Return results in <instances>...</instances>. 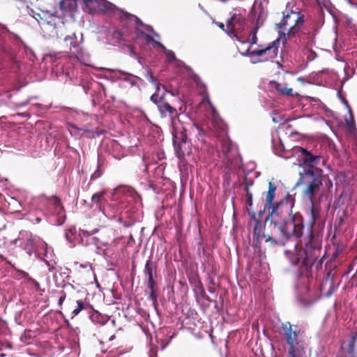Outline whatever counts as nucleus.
Returning a JSON list of instances; mask_svg holds the SVG:
<instances>
[{
    "instance_id": "nucleus-1",
    "label": "nucleus",
    "mask_w": 357,
    "mask_h": 357,
    "mask_svg": "<svg viewBox=\"0 0 357 357\" xmlns=\"http://www.w3.org/2000/svg\"><path fill=\"white\" fill-rule=\"evenodd\" d=\"M294 153L299 158L300 165L303 167V172H300L298 184L304 185L303 195L312 203L322 186L323 171L317 166L320 162L324 165V160L301 147H296Z\"/></svg>"
},
{
    "instance_id": "nucleus-2",
    "label": "nucleus",
    "mask_w": 357,
    "mask_h": 357,
    "mask_svg": "<svg viewBox=\"0 0 357 357\" xmlns=\"http://www.w3.org/2000/svg\"><path fill=\"white\" fill-rule=\"evenodd\" d=\"M303 23V20L301 13L291 11L284 16L280 27L282 29L284 36L287 34L288 37H291L299 31Z\"/></svg>"
},
{
    "instance_id": "nucleus-3",
    "label": "nucleus",
    "mask_w": 357,
    "mask_h": 357,
    "mask_svg": "<svg viewBox=\"0 0 357 357\" xmlns=\"http://www.w3.org/2000/svg\"><path fill=\"white\" fill-rule=\"evenodd\" d=\"M258 28L255 27L250 33L249 37L245 40L238 39L239 45H237L238 51L243 55H248L250 56H256V54H252L253 51L257 50H252V45L257 43V32Z\"/></svg>"
},
{
    "instance_id": "nucleus-4",
    "label": "nucleus",
    "mask_w": 357,
    "mask_h": 357,
    "mask_svg": "<svg viewBox=\"0 0 357 357\" xmlns=\"http://www.w3.org/2000/svg\"><path fill=\"white\" fill-rule=\"evenodd\" d=\"M279 43V39L274 40L271 45L266 46V47H261L257 51H253L252 54H256V56L260 57L259 60H252V62L255 63L257 61H264L270 59L275 58L278 54V46L277 44Z\"/></svg>"
},
{
    "instance_id": "nucleus-5",
    "label": "nucleus",
    "mask_w": 357,
    "mask_h": 357,
    "mask_svg": "<svg viewBox=\"0 0 357 357\" xmlns=\"http://www.w3.org/2000/svg\"><path fill=\"white\" fill-rule=\"evenodd\" d=\"M297 334L290 327L286 332V337L289 348V357H300L303 352V347L299 344L296 340Z\"/></svg>"
},
{
    "instance_id": "nucleus-6",
    "label": "nucleus",
    "mask_w": 357,
    "mask_h": 357,
    "mask_svg": "<svg viewBox=\"0 0 357 357\" xmlns=\"http://www.w3.org/2000/svg\"><path fill=\"white\" fill-rule=\"evenodd\" d=\"M172 126L174 145L176 146L178 141L185 143L187 136L184 134V132L186 130V128L181 125L178 118L172 119Z\"/></svg>"
},
{
    "instance_id": "nucleus-7",
    "label": "nucleus",
    "mask_w": 357,
    "mask_h": 357,
    "mask_svg": "<svg viewBox=\"0 0 357 357\" xmlns=\"http://www.w3.org/2000/svg\"><path fill=\"white\" fill-rule=\"evenodd\" d=\"M202 104H207L209 107V112L212 116V122L216 129L220 130V131H224L226 129V126L222 122V119L219 117L216 110L211 105L209 99L206 97L203 101Z\"/></svg>"
},
{
    "instance_id": "nucleus-8",
    "label": "nucleus",
    "mask_w": 357,
    "mask_h": 357,
    "mask_svg": "<svg viewBox=\"0 0 357 357\" xmlns=\"http://www.w3.org/2000/svg\"><path fill=\"white\" fill-rule=\"evenodd\" d=\"M270 86L271 89L275 90L280 95L288 96H298V93H294L293 89L289 87L288 84L284 82L280 83L277 82H271L270 83Z\"/></svg>"
},
{
    "instance_id": "nucleus-9",
    "label": "nucleus",
    "mask_w": 357,
    "mask_h": 357,
    "mask_svg": "<svg viewBox=\"0 0 357 357\" xmlns=\"http://www.w3.org/2000/svg\"><path fill=\"white\" fill-rule=\"evenodd\" d=\"M254 238L258 243H261L262 241L270 242L271 243H275L271 236H266L264 234V226L259 222H256L255 227Z\"/></svg>"
},
{
    "instance_id": "nucleus-10",
    "label": "nucleus",
    "mask_w": 357,
    "mask_h": 357,
    "mask_svg": "<svg viewBox=\"0 0 357 357\" xmlns=\"http://www.w3.org/2000/svg\"><path fill=\"white\" fill-rule=\"evenodd\" d=\"M29 241L30 245H26L25 249L29 255H31L33 249H36V252H39L40 249H44L45 250L47 249V243L38 237L30 238Z\"/></svg>"
},
{
    "instance_id": "nucleus-11",
    "label": "nucleus",
    "mask_w": 357,
    "mask_h": 357,
    "mask_svg": "<svg viewBox=\"0 0 357 357\" xmlns=\"http://www.w3.org/2000/svg\"><path fill=\"white\" fill-rule=\"evenodd\" d=\"M142 37H144V40L147 42V43H153V45L154 47H161L162 48V50H164V52L167 56V58L169 60V61H174L175 60V55L174 54V52H172V51L170 50H167L161 43L157 42L156 40H155L152 36H151L150 35L147 34V33H144L142 31Z\"/></svg>"
},
{
    "instance_id": "nucleus-12",
    "label": "nucleus",
    "mask_w": 357,
    "mask_h": 357,
    "mask_svg": "<svg viewBox=\"0 0 357 357\" xmlns=\"http://www.w3.org/2000/svg\"><path fill=\"white\" fill-rule=\"evenodd\" d=\"M294 264L301 262L304 265H308L311 262V257L304 250H300L298 257L291 259Z\"/></svg>"
},
{
    "instance_id": "nucleus-13",
    "label": "nucleus",
    "mask_w": 357,
    "mask_h": 357,
    "mask_svg": "<svg viewBox=\"0 0 357 357\" xmlns=\"http://www.w3.org/2000/svg\"><path fill=\"white\" fill-rule=\"evenodd\" d=\"M158 109L163 116L169 115L172 116L176 114V109L166 102L159 105Z\"/></svg>"
},
{
    "instance_id": "nucleus-14",
    "label": "nucleus",
    "mask_w": 357,
    "mask_h": 357,
    "mask_svg": "<svg viewBox=\"0 0 357 357\" xmlns=\"http://www.w3.org/2000/svg\"><path fill=\"white\" fill-rule=\"evenodd\" d=\"M275 190H276V186L272 182H269L268 183V192L266 195V203L269 206L273 205Z\"/></svg>"
},
{
    "instance_id": "nucleus-15",
    "label": "nucleus",
    "mask_w": 357,
    "mask_h": 357,
    "mask_svg": "<svg viewBox=\"0 0 357 357\" xmlns=\"http://www.w3.org/2000/svg\"><path fill=\"white\" fill-rule=\"evenodd\" d=\"M343 102L345 105L346 107L347 108L349 114V116L345 118L346 124H347L349 130L350 131H352L354 128V119H353V116L351 114V109L350 106L349 105V103L345 100H343Z\"/></svg>"
},
{
    "instance_id": "nucleus-16",
    "label": "nucleus",
    "mask_w": 357,
    "mask_h": 357,
    "mask_svg": "<svg viewBox=\"0 0 357 357\" xmlns=\"http://www.w3.org/2000/svg\"><path fill=\"white\" fill-rule=\"evenodd\" d=\"M153 265L150 261H147L145 266V273L149 276V287H153Z\"/></svg>"
},
{
    "instance_id": "nucleus-17",
    "label": "nucleus",
    "mask_w": 357,
    "mask_h": 357,
    "mask_svg": "<svg viewBox=\"0 0 357 357\" xmlns=\"http://www.w3.org/2000/svg\"><path fill=\"white\" fill-rule=\"evenodd\" d=\"M76 0H62L60 2V8L61 10H66L70 8L75 5ZM86 3L96 1V0H84Z\"/></svg>"
},
{
    "instance_id": "nucleus-18",
    "label": "nucleus",
    "mask_w": 357,
    "mask_h": 357,
    "mask_svg": "<svg viewBox=\"0 0 357 357\" xmlns=\"http://www.w3.org/2000/svg\"><path fill=\"white\" fill-rule=\"evenodd\" d=\"M155 84L156 85V92L154 93L151 97V100L155 102V103H158V102L160 101V100L162 99V95H160V87L158 85L156 84V83H155Z\"/></svg>"
},
{
    "instance_id": "nucleus-19",
    "label": "nucleus",
    "mask_w": 357,
    "mask_h": 357,
    "mask_svg": "<svg viewBox=\"0 0 357 357\" xmlns=\"http://www.w3.org/2000/svg\"><path fill=\"white\" fill-rule=\"evenodd\" d=\"M236 20V17H232L229 20H228L227 22V27L230 29H231V31H229L228 33L229 35H234V36H236L234 32H233V30H235L236 29V26L234 24V22Z\"/></svg>"
},
{
    "instance_id": "nucleus-20",
    "label": "nucleus",
    "mask_w": 357,
    "mask_h": 357,
    "mask_svg": "<svg viewBox=\"0 0 357 357\" xmlns=\"http://www.w3.org/2000/svg\"><path fill=\"white\" fill-rule=\"evenodd\" d=\"M103 192H98L92 196L91 201L93 204H99L103 197Z\"/></svg>"
},
{
    "instance_id": "nucleus-21",
    "label": "nucleus",
    "mask_w": 357,
    "mask_h": 357,
    "mask_svg": "<svg viewBox=\"0 0 357 357\" xmlns=\"http://www.w3.org/2000/svg\"><path fill=\"white\" fill-rule=\"evenodd\" d=\"M77 307L75 308L72 312L73 316L77 315L80 312V311L83 310L84 307V303L81 301H77Z\"/></svg>"
},
{
    "instance_id": "nucleus-22",
    "label": "nucleus",
    "mask_w": 357,
    "mask_h": 357,
    "mask_svg": "<svg viewBox=\"0 0 357 357\" xmlns=\"http://www.w3.org/2000/svg\"><path fill=\"white\" fill-rule=\"evenodd\" d=\"M75 39L76 36L75 34H73L72 36H68L65 38V42L68 43L70 42V46H73V47H76L77 45L75 43Z\"/></svg>"
},
{
    "instance_id": "nucleus-23",
    "label": "nucleus",
    "mask_w": 357,
    "mask_h": 357,
    "mask_svg": "<svg viewBox=\"0 0 357 357\" xmlns=\"http://www.w3.org/2000/svg\"><path fill=\"white\" fill-rule=\"evenodd\" d=\"M231 149H232L231 143L227 139L225 140L222 144V151L227 153V152H229L231 150Z\"/></svg>"
},
{
    "instance_id": "nucleus-24",
    "label": "nucleus",
    "mask_w": 357,
    "mask_h": 357,
    "mask_svg": "<svg viewBox=\"0 0 357 357\" xmlns=\"http://www.w3.org/2000/svg\"><path fill=\"white\" fill-rule=\"evenodd\" d=\"M248 201L250 202V205L252 204V196L250 194H248Z\"/></svg>"
},
{
    "instance_id": "nucleus-25",
    "label": "nucleus",
    "mask_w": 357,
    "mask_h": 357,
    "mask_svg": "<svg viewBox=\"0 0 357 357\" xmlns=\"http://www.w3.org/2000/svg\"><path fill=\"white\" fill-rule=\"evenodd\" d=\"M218 26L222 29H224V24L222 23H218Z\"/></svg>"
},
{
    "instance_id": "nucleus-26",
    "label": "nucleus",
    "mask_w": 357,
    "mask_h": 357,
    "mask_svg": "<svg viewBox=\"0 0 357 357\" xmlns=\"http://www.w3.org/2000/svg\"><path fill=\"white\" fill-rule=\"evenodd\" d=\"M149 80H150V82L155 83V80H154L153 77H152V75H150Z\"/></svg>"
}]
</instances>
